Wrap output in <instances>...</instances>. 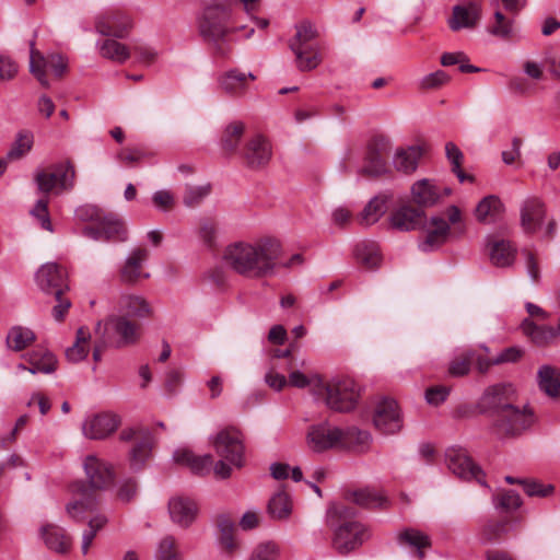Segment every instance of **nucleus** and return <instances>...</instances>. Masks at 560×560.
<instances>
[{"label":"nucleus","mask_w":560,"mask_h":560,"mask_svg":"<svg viewBox=\"0 0 560 560\" xmlns=\"http://www.w3.org/2000/svg\"><path fill=\"white\" fill-rule=\"evenodd\" d=\"M282 247L273 237L254 242H235L225 247L224 264L237 275L259 279L275 273Z\"/></svg>","instance_id":"1"},{"label":"nucleus","mask_w":560,"mask_h":560,"mask_svg":"<svg viewBox=\"0 0 560 560\" xmlns=\"http://www.w3.org/2000/svg\"><path fill=\"white\" fill-rule=\"evenodd\" d=\"M232 0H213L207 5L199 21L200 35L214 45L215 55L226 57L231 48L225 42V36L233 30L228 27L231 18Z\"/></svg>","instance_id":"2"},{"label":"nucleus","mask_w":560,"mask_h":560,"mask_svg":"<svg viewBox=\"0 0 560 560\" xmlns=\"http://www.w3.org/2000/svg\"><path fill=\"white\" fill-rule=\"evenodd\" d=\"M362 386L352 377L339 376L328 382L318 381L314 385V396L336 412L352 411L361 397Z\"/></svg>","instance_id":"3"},{"label":"nucleus","mask_w":560,"mask_h":560,"mask_svg":"<svg viewBox=\"0 0 560 560\" xmlns=\"http://www.w3.org/2000/svg\"><path fill=\"white\" fill-rule=\"evenodd\" d=\"M295 34L288 42L290 50L295 56V67L302 71H312L317 68L323 58L320 46L316 42L318 30L310 20L295 24Z\"/></svg>","instance_id":"4"},{"label":"nucleus","mask_w":560,"mask_h":560,"mask_svg":"<svg viewBox=\"0 0 560 560\" xmlns=\"http://www.w3.org/2000/svg\"><path fill=\"white\" fill-rule=\"evenodd\" d=\"M522 352H501L490 355V352H462L448 365V373L460 377L469 373L475 365L479 373H486L492 365L515 363L521 359Z\"/></svg>","instance_id":"5"},{"label":"nucleus","mask_w":560,"mask_h":560,"mask_svg":"<svg viewBox=\"0 0 560 560\" xmlns=\"http://www.w3.org/2000/svg\"><path fill=\"white\" fill-rule=\"evenodd\" d=\"M139 330L138 325L121 316H110L95 327V334L102 338L104 347H131L140 336Z\"/></svg>","instance_id":"6"},{"label":"nucleus","mask_w":560,"mask_h":560,"mask_svg":"<svg viewBox=\"0 0 560 560\" xmlns=\"http://www.w3.org/2000/svg\"><path fill=\"white\" fill-rule=\"evenodd\" d=\"M535 421L533 410L526 404H515L493 419L492 428L500 438H514L529 429Z\"/></svg>","instance_id":"7"},{"label":"nucleus","mask_w":560,"mask_h":560,"mask_svg":"<svg viewBox=\"0 0 560 560\" xmlns=\"http://www.w3.org/2000/svg\"><path fill=\"white\" fill-rule=\"evenodd\" d=\"M518 402V390L514 384L502 382L488 386L477 401L481 413H491L493 419Z\"/></svg>","instance_id":"8"},{"label":"nucleus","mask_w":560,"mask_h":560,"mask_svg":"<svg viewBox=\"0 0 560 560\" xmlns=\"http://www.w3.org/2000/svg\"><path fill=\"white\" fill-rule=\"evenodd\" d=\"M342 429L327 421L311 424L305 433L306 447L317 454L342 447Z\"/></svg>","instance_id":"9"},{"label":"nucleus","mask_w":560,"mask_h":560,"mask_svg":"<svg viewBox=\"0 0 560 560\" xmlns=\"http://www.w3.org/2000/svg\"><path fill=\"white\" fill-rule=\"evenodd\" d=\"M372 421L374 428L382 434H395L402 428V416L397 401L382 397L374 404Z\"/></svg>","instance_id":"10"},{"label":"nucleus","mask_w":560,"mask_h":560,"mask_svg":"<svg viewBox=\"0 0 560 560\" xmlns=\"http://www.w3.org/2000/svg\"><path fill=\"white\" fill-rule=\"evenodd\" d=\"M67 67L68 61L63 56L59 54L44 56L35 48V43L31 42L30 71L43 86H49L47 69H50L57 78H61Z\"/></svg>","instance_id":"11"},{"label":"nucleus","mask_w":560,"mask_h":560,"mask_svg":"<svg viewBox=\"0 0 560 560\" xmlns=\"http://www.w3.org/2000/svg\"><path fill=\"white\" fill-rule=\"evenodd\" d=\"M75 171L71 162L56 164L54 170L39 171L35 175L38 190L48 194L54 189L70 190L74 186Z\"/></svg>","instance_id":"12"},{"label":"nucleus","mask_w":560,"mask_h":560,"mask_svg":"<svg viewBox=\"0 0 560 560\" xmlns=\"http://www.w3.org/2000/svg\"><path fill=\"white\" fill-rule=\"evenodd\" d=\"M215 453L235 467L244 463L243 435L235 428L220 431L212 440Z\"/></svg>","instance_id":"13"},{"label":"nucleus","mask_w":560,"mask_h":560,"mask_svg":"<svg viewBox=\"0 0 560 560\" xmlns=\"http://www.w3.org/2000/svg\"><path fill=\"white\" fill-rule=\"evenodd\" d=\"M369 537V530L362 523L347 521L336 528L332 545L339 553L347 555L361 546Z\"/></svg>","instance_id":"14"},{"label":"nucleus","mask_w":560,"mask_h":560,"mask_svg":"<svg viewBox=\"0 0 560 560\" xmlns=\"http://www.w3.org/2000/svg\"><path fill=\"white\" fill-rule=\"evenodd\" d=\"M445 462L448 470L456 477L464 480H477L481 486L487 487L483 472L467 452L463 448L452 447L446 451Z\"/></svg>","instance_id":"15"},{"label":"nucleus","mask_w":560,"mask_h":560,"mask_svg":"<svg viewBox=\"0 0 560 560\" xmlns=\"http://www.w3.org/2000/svg\"><path fill=\"white\" fill-rule=\"evenodd\" d=\"M390 149L392 143L387 137L382 135L373 137L368 145L365 165L360 173L372 177L384 174L387 170L386 155Z\"/></svg>","instance_id":"16"},{"label":"nucleus","mask_w":560,"mask_h":560,"mask_svg":"<svg viewBox=\"0 0 560 560\" xmlns=\"http://www.w3.org/2000/svg\"><path fill=\"white\" fill-rule=\"evenodd\" d=\"M36 282L42 291L59 298L68 290L66 271L55 262L43 265L36 272Z\"/></svg>","instance_id":"17"},{"label":"nucleus","mask_w":560,"mask_h":560,"mask_svg":"<svg viewBox=\"0 0 560 560\" xmlns=\"http://www.w3.org/2000/svg\"><path fill=\"white\" fill-rule=\"evenodd\" d=\"M120 424V419L112 412H101L88 417L82 423V433L90 440H104L114 433Z\"/></svg>","instance_id":"18"},{"label":"nucleus","mask_w":560,"mask_h":560,"mask_svg":"<svg viewBox=\"0 0 560 560\" xmlns=\"http://www.w3.org/2000/svg\"><path fill=\"white\" fill-rule=\"evenodd\" d=\"M271 156V143L261 135H256L249 139L243 150L245 164L252 170H260L267 166Z\"/></svg>","instance_id":"19"},{"label":"nucleus","mask_w":560,"mask_h":560,"mask_svg":"<svg viewBox=\"0 0 560 560\" xmlns=\"http://www.w3.org/2000/svg\"><path fill=\"white\" fill-rule=\"evenodd\" d=\"M168 514L174 524L188 528L197 518V503L189 497L174 495L168 501Z\"/></svg>","instance_id":"20"},{"label":"nucleus","mask_w":560,"mask_h":560,"mask_svg":"<svg viewBox=\"0 0 560 560\" xmlns=\"http://www.w3.org/2000/svg\"><path fill=\"white\" fill-rule=\"evenodd\" d=\"M131 26V19L118 11L106 13L95 22V28L101 35L114 38H125Z\"/></svg>","instance_id":"21"},{"label":"nucleus","mask_w":560,"mask_h":560,"mask_svg":"<svg viewBox=\"0 0 560 560\" xmlns=\"http://www.w3.org/2000/svg\"><path fill=\"white\" fill-rule=\"evenodd\" d=\"M393 229L409 232L420 229L425 222V212L411 205H402L394 210L389 217Z\"/></svg>","instance_id":"22"},{"label":"nucleus","mask_w":560,"mask_h":560,"mask_svg":"<svg viewBox=\"0 0 560 560\" xmlns=\"http://www.w3.org/2000/svg\"><path fill=\"white\" fill-rule=\"evenodd\" d=\"M149 258V250L145 248H135L128 255L124 266L120 269L119 277L121 282L133 284L141 278H149L150 275L143 272V266Z\"/></svg>","instance_id":"23"},{"label":"nucleus","mask_w":560,"mask_h":560,"mask_svg":"<svg viewBox=\"0 0 560 560\" xmlns=\"http://www.w3.org/2000/svg\"><path fill=\"white\" fill-rule=\"evenodd\" d=\"M84 470L92 488L104 489L112 485L114 472L107 463L95 455H89L84 459Z\"/></svg>","instance_id":"24"},{"label":"nucleus","mask_w":560,"mask_h":560,"mask_svg":"<svg viewBox=\"0 0 560 560\" xmlns=\"http://www.w3.org/2000/svg\"><path fill=\"white\" fill-rule=\"evenodd\" d=\"M411 200L419 209L431 208L442 199L441 189L434 180L422 178L415 182L410 188Z\"/></svg>","instance_id":"25"},{"label":"nucleus","mask_w":560,"mask_h":560,"mask_svg":"<svg viewBox=\"0 0 560 560\" xmlns=\"http://www.w3.org/2000/svg\"><path fill=\"white\" fill-rule=\"evenodd\" d=\"M546 210L541 200L527 198L521 206V225L526 233H535L542 224Z\"/></svg>","instance_id":"26"},{"label":"nucleus","mask_w":560,"mask_h":560,"mask_svg":"<svg viewBox=\"0 0 560 560\" xmlns=\"http://www.w3.org/2000/svg\"><path fill=\"white\" fill-rule=\"evenodd\" d=\"M39 533L49 550L65 555L71 549L72 539L65 528L48 523L40 527Z\"/></svg>","instance_id":"27"},{"label":"nucleus","mask_w":560,"mask_h":560,"mask_svg":"<svg viewBox=\"0 0 560 560\" xmlns=\"http://www.w3.org/2000/svg\"><path fill=\"white\" fill-rule=\"evenodd\" d=\"M256 80V75L252 72H243L238 69H232L219 77L220 89L232 96H241L245 94L248 81Z\"/></svg>","instance_id":"28"},{"label":"nucleus","mask_w":560,"mask_h":560,"mask_svg":"<svg viewBox=\"0 0 560 560\" xmlns=\"http://www.w3.org/2000/svg\"><path fill=\"white\" fill-rule=\"evenodd\" d=\"M277 358L285 359L289 361V364H290L289 365V370H290L289 383H290V385H292L294 387H299V388H304L306 386H310L311 392L314 395V385L318 381H323V380L316 374H313V373L306 374V373L301 372L300 369L304 368L305 362L303 360L299 362L296 359H294L292 357V352H281V354H278Z\"/></svg>","instance_id":"29"},{"label":"nucleus","mask_w":560,"mask_h":560,"mask_svg":"<svg viewBox=\"0 0 560 560\" xmlns=\"http://www.w3.org/2000/svg\"><path fill=\"white\" fill-rule=\"evenodd\" d=\"M480 19V8L476 2H468L464 5H455L452 16L448 19V26L452 31L474 27Z\"/></svg>","instance_id":"30"},{"label":"nucleus","mask_w":560,"mask_h":560,"mask_svg":"<svg viewBox=\"0 0 560 560\" xmlns=\"http://www.w3.org/2000/svg\"><path fill=\"white\" fill-rule=\"evenodd\" d=\"M399 545L415 551L416 556L422 560L425 549L431 547V538L424 532L417 528H406L397 536Z\"/></svg>","instance_id":"31"},{"label":"nucleus","mask_w":560,"mask_h":560,"mask_svg":"<svg viewBox=\"0 0 560 560\" xmlns=\"http://www.w3.org/2000/svg\"><path fill=\"white\" fill-rule=\"evenodd\" d=\"M422 154L423 150L420 145L399 148L394 154L393 165L398 172L411 174L417 170Z\"/></svg>","instance_id":"32"},{"label":"nucleus","mask_w":560,"mask_h":560,"mask_svg":"<svg viewBox=\"0 0 560 560\" xmlns=\"http://www.w3.org/2000/svg\"><path fill=\"white\" fill-rule=\"evenodd\" d=\"M173 458L177 464L185 465L199 475L209 472L213 465V457L210 454L197 456L189 450H177Z\"/></svg>","instance_id":"33"},{"label":"nucleus","mask_w":560,"mask_h":560,"mask_svg":"<svg viewBox=\"0 0 560 560\" xmlns=\"http://www.w3.org/2000/svg\"><path fill=\"white\" fill-rule=\"evenodd\" d=\"M433 228L427 233L419 247L422 252H431L444 244L450 235V224L441 218H431Z\"/></svg>","instance_id":"34"},{"label":"nucleus","mask_w":560,"mask_h":560,"mask_svg":"<svg viewBox=\"0 0 560 560\" xmlns=\"http://www.w3.org/2000/svg\"><path fill=\"white\" fill-rule=\"evenodd\" d=\"M539 389L552 399L560 398V370L551 365H542L537 372Z\"/></svg>","instance_id":"35"},{"label":"nucleus","mask_w":560,"mask_h":560,"mask_svg":"<svg viewBox=\"0 0 560 560\" xmlns=\"http://www.w3.org/2000/svg\"><path fill=\"white\" fill-rule=\"evenodd\" d=\"M491 262L497 267H509L515 259L516 248L505 240L488 243Z\"/></svg>","instance_id":"36"},{"label":"nucleus","mask_w":560,"mask_h":560,"mask_svg":"<svg viewBox=\"0 0 560 560\" xmlns=\"http://www.w3.org/2000/svg\"><path fill=\"white\" fill-rule=\"evenodd\" d=\"M292 510V499L290 494L283 490L276 492L268 501L267 513L273 521L288 520Z\"/></svg>","instance_id":"37"},{"label":"nucleus","mask_w":560,"mask_h":560,"mask_svg":"<svg viewBox=\"0 0 560 560\" xmlns=\"http://www.w3.org/2000/svg\"><path fill=\"white\" fill-rule=\"evenodd\" d=\"M521 327L523 332L539 347L549 346L553 340L558 339L555 327L537 325L530 318H525Z\"/></svg>","instance_id":"38"},{"label":"nucleus","mask_w":560,"mask_h":560,"mask_svg":"<svg viewBox=\"0 0 560 560\" xmlns=\"http://www.w3.org/2000/svg\"><path fill=\"white\" fill-rule=\"evenodd\" d=\"M512 529L510 520L488 521L480 529V541L492 545L502 541Z\"/></svg>","instance_id":"39"},{"label":"nucleus","mask_w":560,"mask_h":560,"mask_svg":"<svg viewBox=\"0 0 560 560\" xmlns=\"http://www.w3.org/2000/svg\"><path fill=\"white\" fill-rule=\"evenodd\" d=\"M151 450V438L150 433L147 432L143 436L136 440V444L129 452L128 462L130 469L133 471H140L150 458Z\"/></svg>","instance_id":"40"},{"label":"nucleus","mask_w":560,"mask_h":560,"mask_svg":"<svg viewBox=\"0 0 560 560\" xmlns=\"http://www.w3.org/2000/svg\"><path fill=\"white\" fill-rule=\"evenodd\" d=\"M36 335L27 327L14 326L7 335L5 342L9 350H24L35 346Z\"/></svg>","instance_id":"41"},{"label":"nucleus","mask_w":560,"mask_h":560,"mask_svg":"<svg viewBox=\"0 0 560 560\" xmlns=\"http://www.w3.org/2000/svg\"><path fill=\"white\" fill-rule=\"evenodd\" d=\"M28 366L20 364L19 366L28 370L32 374L51 373L56 370L57 360L54 352H28Z\"/></svg>","instance_id":"42"},{"label":"nucleus","mask_w":560,"mask_h":560,"mask_svg":"<svg viewBox=\"0 0 560 560\" xmlns=\"http://www.w3.org/2000/svg\"><path fill=\"white\" fill-rule=\"evenodd\" d=\"M502 210L503 205L499 197L489 195L479 201L475 214L479 222L491 223L501 214Z\"/></svg>","instance_id":"43"},{"label":"nucleus","mask_w":560,"mask_h":560,"mask_svg":"<svg viewBox=\"0 0 560 560\" xmlns=\"http://www.w3.org/2000/svg\"><path fill=\"white\" fill-rule=\"evenodd\" d=\"M103 229L104 240L124 242L127 238V231L122 220L114 213H105L100 222Z\"/></svg>","instance_id":"44"},{"label":"nucleus","mask_w":560,"mask_h":560,"mask_svg":"<svg viewBox=\"0 0 560 560\" xmlns=\"http://www.w3.org/2000/svg\"><path fill=\"white\" fill-rule=\"evenodd\" d=\"M98 48L102 57L118 63L126 62L131 55V50L125 44L117 42L114 37H108L98 43Z\"/></svg>","instance_id":"45"},{"label":"nucleus","mask_w":560,"mask_h":560,"mask_svg":"<svg viewBox=\"0 0 560 560\" xmlns=\"http://www.w3.org/2000/svg\"><path fill=\"white\" fill-rule=\"evenodd\" d=\"M348 499L363 508H381L387 502L383 493L369 487L349 493Z\"/></svg>","instance_id":"46"},{"label":"nucleus","mask_w":560,"mask_h":560,"mask_svg":"<svg viewBox=\"0 0 560 560\" xmlns=\"http://www.w3.org/2000/svg\"><path fill=\"white\" fill-rule=\"evenodd\" d=\"M96 510L95 498L91 494L84 495L82 499L73 500L66 505L67 514L75 522L83 521Z\"/></svg>","instance_id":"47"},{"label":"nucleus","mask_w":560,"mask_h":560,"mask_svg":"<svg viewBox=\"0 0 560 560\" xmlns=\"http://www.w3.org/2000/svg\"><path fill=\"white\" fill-rule=\"evenodd\" d=\"M357 259L366 268H376L381 262L378 246L373 242H362L355 246Z\"/></svg>","instance_id":"48"},{"label":"nucleus","mask_w":560,"mask_h":560,"mask_svg":"<svg viewBox=\"0 0 560 560\" xmlns=\"http://www.w3.org/2000/svg\"><path fill=\"white\" fill-rule=\"evenodd\" d=\"M387 201L388 196L386 195H380L371 199L361 213V222L365 225L377 222L386 211Z\"/></svg>","instance_id":"49"},{"label":"nucleus","mask_w":560,"mask_h":560,"mask_svg":"<svg viewBox=\"0 0 560 560\" xmlns=\"http://www.w3.org/2000/svg\"><path fill=\"white\" fill-rule=\"evenodd\" d=\"M120 306L128 315L135 317H147L151 314V307L149 303L139 295H124L120 299Z\"/></svg>","instance_id":"50"},{"label":"nucleus","mask_w":560,"mask_h":560,"mask_svg":"<svg viewBox=\"0 0 560 560\" xmlns=\"http://www.w3.org/2000/svg\"><path fill=\"white\" fill-rule=\"evenodd\" d=\"M244 130L245 125L241 121H233L228 125L221 138L222 149L229 153L235 152Z\"/></svg>","instance_id":"51"},{"label":"nucleus","mask_w":560,"mask_h":560,"mask_svg":"<svg viewBox=\"0 0 560 560\" xmlns=\"http://www.w3.org/2000/svg\"><path fill=\"white\" fill-rule=\"evenodd\" d=\"M220 537L219 541L226 553H233L237 549V542L234 539L235 525L226 517H221L218 522Z\"/></svg>","instance_id":"52"},{"label":"nucleus","mask_w":560,"mask_h":560,"mask_svg":"<svg viewBox=\"0 0 560 560\" xmlns=\"http://www.w3.org/2000/svg\"><path fill=\"white\" fill-rule=\"evenodd\" d=\"M489 33L502 39L512 38L514 35L513 20L497 11L494 13V23L489 27Z\"/></svg>","instance_id":"53"},{"label":"nucleus","mask_w":560,"mask_h":560,"mask_svg":"<svg viewBox=\"0 0 560 560\" xmlns=\"http://www.w3.org/2000/svg\"><path fill=\"white\" fill-rule=\"evenodd\" d=\"M33 145V136L30 132H20L7 153V160L14 161L24 156L31 151Z\"/></svg>","instance_id":"54"},{"label":"nucleus","mask_w":560,"mask_h":560,"mask_svg":"<svg viewBox=\"0 0 560 560\" xmlns=\"http://www.w3.org/2000/svg\"><path fill=\"white\" fill-rule=\"evenodd\" d=\"M343 439L342 447L345 446H366L371 441V434L365 430H360L355 427L342 429Z\"/></svg>","instance_id":"55"},{"label":"nucleus","mask_w":560,"mask_h":560,"mask_svg":"<svg viewBox=\"0 0 560 560\" xmlns=\"http://www.w3.org/2000/svg\"><path fill=\"white\" fill-rule=\"evenodd\" d=\"M156 560H182L174 536L168 535L161 539L156 550Z\"/></svg>","instance_id":"56"},{"label":"nucleus","mask_w":560,"mask_h":560,"mask_svg":"<svg viewBox=\"0 0 560 560\" xmlns=\"http://www.w3.org/2000/svg\"><path fill=\"white\" fill-rule=\"evenodd\" d=\"M211 185L186 186L183 201L189 208L197 207L210 194Z\"/></svg>","instance_id":"57"},{"label":"nucleus","mask_w":560,"mask_h":560,"mask_svg":"<svg viewBox=\"0 0 560 560\" xmlns=\"http://www.w3.org/2000/svg\"><path fill=\"white\" fill-rule=\"evenodd\" d=\"M495 508L506 512L517 510L522 505V500L515 491L509 490L494 498Z\"/></svg>","instance_id":"58"},{"label":"nucleus","mask_w":560,"mask_h":560,"mask_svg":"<svg viewBox=\"0 0 560 560\" xmlns=\"http://www.w3.org/2000/svg\"><path fill=\"white\" fill-rule=\"evenodd\" d=\"M278 553V546L273 542L266 541L258 544L254 548L249 560H277Z\"/></svg>","instance_id":"59"},{"label":"nucleus","mask_w":560,"mask_h":560,"mask_svg":"<svg viewBox=\"0 0 560 560\" xmlns=\"http://www.w3.org/2000/svg\"><path fill=\"white\" fill-rule=\"evenodd\" d=\"M105 215V212L93 205H84L75 210V217L83 222H96L98 223L101 218Z\"/></svg>","instance_id":"60"},{"label":"nucleus","mask_w":560,"mask_h":560,"mask_svg":"<svg viewBox=\"0 0 560 560\" xmlns=\"http://www.w3.org/2000/svg\"><path fill=\"white\" fill-rule=\"evenodd\" d=\"M520 482L523 485L525 492L529 497H549L555 490L553 486L550 483L545 485L535 480Z\"/></svg>","instance_id":"61"},{"label":"nucleus","mask_w":560,"mask_h":560,"mask_svg":"<svg viewBox=\"0 0 560 560\" xmlns=\"http://www.w3.org/2000/svg\"><path fill=\"white\" fill-rule=\"evenodd\" d=\"M129 49L136 55L138 61L144 65L153 63L158 57V52L144 44L135 43Z\"/></svg>","instance_id":"62"},{"label":"nucleus","mask_w":560,"mask_h":560,"mask_svg":"<svg viewBox=\"0 0 560 560\" xmlns=\"http://www.w3.org/2000/svg\"><path fill=\"white\" fill-rule=\"evenodd\" d=\"M450 395V387L436 385L425 390V400L431 406H439L446 400Z\"/></svg>","instance_id":"63"},{"label":"nucleus","mask_w":560,"mask_h":560,"mask_svg":"<svg viewBox=\"0 0 560 560\" xmlns=\"http://www.w3.org/2000/svg\"><path fill=\"white\" fill-rule=\"evenodd\" d=\"M47 205H48L47 199H39L36 202L35 207L32 209L31 213L40 221L43 229H45L47 231H52Z\"/></svg>","instance_id":"64"}]
</instances>
